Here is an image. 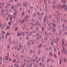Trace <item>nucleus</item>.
<instances>
[{
    "instance_id": "1",
    "label": "nucleus",
    "mask_w": 67,
    "mask_h": 67,
    "mask_svg": "<svg viewBox=\"0 0 67 67\" xmlns=\"http://www.w3.org/2000/svg\"><path fill=\"white\" fill-rule=\"evenodd\" d=\"M28 4V3H27L26 2L25 3H23V5L24 7V6H25V8H26V7H27V6Z\"/></svg>"
},
{
    "instance_id": "2",
    "label": "nucleus",
    "mask_w": 67,
    "mask_h": 67,
    "mask_svg": "<svg viewBox=\"0 0 67 67\" xmlns=\"http://www.w3.org/2000/svg\"><path fill=\"white\" fill-rule=\"evenodd\" d=\"M59 7H60V8H62V9H63L65 7V5H64L63 6H62L61 5H59Z\"/></svg>"
},
{
    "instance_id": "3",
    "label": "nucleus",
    "mask_w": 67,
    "mask_h": 67,
    "mask_svg": "<svg viewBox=\"0 0 67 67\" xmlns=\"http://www.w3.org/2000/svg\"><path fill=\"white\" fill-rule=\"evenodd\" d=\"M46 20H47V17L46 16H45L44 17L43 20L44 23H45V22H46Z\"/></svg>"
},
{
    "instance_id": "4",
    "label": "nucleus",
    "mask_w": 67,
    "mask_h": 67,
    "mask_svg": "<svg viewBox=\"0 0 67 67\" xmlns=\"http://www.w3.org/2000/svg\"><path fill=\"white\" fill-rule=\"evenodd\" d=\"M53 43L56 44H57V42H56V39L55 38H54L53 39Z\"/></svg>"
},
{
    "instance_id": "5",
    "label": "nucleus",
    "mask_w": 67,
    "mask_h": 67,
    "mask_svg": "<svg viewBox=\"0 0 67 67\" xmlns=\"http://www.w3.org/2000/svg\"><path fill=\"white\" fill-rule=\"evenodd\" d=\"M17 35L18 36H19V35L20 36H21L22 35V34L18 32L17 33Z\"/></svg>"
},
{
    "instance_id": "6",
    "label": "nucleus",
    "mask_w": 67,
    "mask_h": 67,
    "mask_svg": "<svg viewBox=\"0 0 67 67\" xmlns=\"http://www.w3.org/2000/svg\"><path fill=\"white\" fill-rule=\"evenodd\" d=\"M8 34V33L7 32V33L5 35V40H6L7 39V35Z\"/></svg>"
},
{
    "instance_id": "7",
    "label": "nucleus",
    "mask_w": 67,
    "mask_h": 67,
    "mask_svg": "<svg viewBox=\"0 0 67 67\" xmlns=\"http://www.w3.org/2000/svg\"><path fill=\"white\" fill-rule=\"evenodd\" d=\"M51 60V59L49 58L47 60V63H49V62H50Z\"/></svg>"
},
{
    "instance_id": "8",
    "label": "nucleus",
    "mask_w": 67,
    "mask_h": 67,
    "mask_svg": "<svg viewBox=\"0 0 67 67\" xmlns=\"http://www.w3.org/2000/svg\"><path fill=\"white\" fill-rule=\"evenodd\" d=\"M64 38H63L62 39V41H63V42H62V46H63V45H64Z\"/></svg>"
},
{
    "instance_id": "9",
    "label": "nucleus",
    "mask_w": 67,
    "mask_h": 67,
    "mask_svg": "<svg viewBox=\"0 0 67 67\" xmlns=\"http://www.w3.org/2000/svg\"><path fill=\"white\" fill-rule=\"evenodd\" d=\"M49 56L51 57V56H52V55H53V54H52V52H50L49 53Z\"/></svg>"
},
{
    "instance_id": "10",
    "label": "nucleus",
    "mask_w": 67,
    "mask_h": 67,
    "mask_svg": "<svg viewBox=\"0 0 67 67\" xmlns=\"http://www.w3.org/2000/svg\"><path fill=\"white\" fill-rule=\"evenodd\" d=\"M59 35L60 36H61L62 35V34L61 33V30H60L59 32Z\"/></svg>"
},
{
    "instance_id": "11",
    "label": "nucleus",
    "mask_w": 67,
    "mask_h": 67,
    "mask_svg": "<svg viewBox=\"0 0 67 67\" xmlns=\"http://www.w3.org/2000/svg\"><path fill=\"white\" fill-rule=\"evenodd\" d=\"M11 22H12V21L10 20V21L8 22V25H10L11 24Z\"/></svg>"
},
{
    "instance_id": "12",
    "label": "nucleus",
    "mask_w": 67,
    "mask_h": 67,
    "mask_svg": "<svg viewBox=\"0 0 67 67\" xmlns=\"http://www.w3.org/2000/svg\"><path fill=\"white\" fill-rule=\"evenodd\" d=\"M4 25H3L2 27V30H4Z\"/></svg>"
},
{
    "instance_id": "13",
    "label": "nucleus",
    "mask_w": 67,
    "mask_h": 67,
    "mask_svg": "<svg viewBox=\"0 0 67 67\" xmlns=\"http://www.w3.org/2000/svg\"><path fill=\"white\" fill-rule=\"evenodd\" d=\"M36 25H38V24H39V22H38V21H37L36 23Z\"/></svg>"
},
{
    "instance_id": "14",
    "label": "nucleus",
    "mask_w": 67,
    "mask_h": 67,
    "mask_svg": "<svg viewBox=\"0 0 67 67\" xmlns=\"http://www.w3.org/2000/svg\"><path fill=\"white\" fill-rule=\"evenodd\" d=\"M19 47L20 48H21V43H19Z\"/></svg>"
},
{
    "instance_id": "15",
    "label": "nucleus",
    "mask_w": 67,
    "mask_h": 67,
    "mask_svg": "<svg viewBox=\"0 0 67 67\" xmlns=\"http://www.w3.org/2000/svg\"><path fill=\"white\" fill-rule=\"evenodd\" d=\"M45 10L46 11H47V9L46 6L45 7Z\"/></svg>"
},
{
    "instance_id": "16",
    "label": "nucleus",
    "mask_w": 67,
    "mask_h": 67,
    "mask_svg": "<svg viewBox=\"0 0 67 67\" xmlns=\"http://www.w3.org/2000/svg\"><path fill=\"white\" fill-rule=\"evenodd\" d=\"M6 28H7V29H8V30L9 29V28H10V26L8 25L7 26Z\"/></svg>"
},
{
    "instance_id": "17",
    "label": "nucleus",
    "mask_w": 67,
    "mask_h": 67,
    "mask_svg": "<svg viewBox=\"0 0 67 67\" xmlns=\"http://www.w3.org/2000/svg\"><path fill=\"white\" fill-rule=\"evenodd\" d=\"M52 25L53 27H56V25L54 24H52Z\"/></svg>"
},
{
    "instance_id": "18",
    "label": "nucleus",
    "mask_w": 67,
    "mask_h": 67,
    "mask_svg": "<svg viewBox=\"0 0 67 67\" xmlns=\"http://www.w3.org/2000/svg\"><path fill=\"white\" fill-rule=\"evenodd\" d=\"M53 4H56V2H55V0H53Z\"/></svg>"
},
{
    "instance_id": "19",
    "label": "nucleus",
    "mask_w": 67,
    "mask_h": 67,
    "mask_svg": "<svg viewBox=\"0 0 67 67\" xmlns=\"http://www.w3.org/2000/svg\"><path fill=\"white\" fill-rule=\"evenodd\" d=\"M56 49H57V48H54V52H55V53L57 52V50H56Z\"/></svg>"
},
{
    "instance_id": "20",
    "label": "nucleus",
    "mask_w": 67,
    "mask_h": 67,
    "mask_svg": "<svg viewBox=\"0 0 67 67\" xmlns=\"http://www.w3.org/2000/svg\"><path fill=\"white\" fill-rule=\"evenodd\" d=\"M1 37L2 38H4V35H3L2 34L1 35Z\"/></svg>"
},
{
    "instance_id": "21",
    "label": "nucleus",
    "mask_w": 67,
    "mask_h": 67,
    "mask_svg": "<svg viewBox=\"0 0 67 67\" xmlns=\"http://www.w3.org/2000/svg\"><path fill=\"white\" fill-rule=\"evenodd\" d=\"M5 58L6 60H8V57L7 56H5Z\"/></svg>"
},
{
    "instance_id": "22",
    "label": "nucleus",
    "mask_w": 67,
    "mask_h": 67,
    "mask_svg": "<svg viewBox=\"0 0 67 67\" xmlns=\"http://www.w3.org/2000/svg\"><path fill=\"white\" fill-rule=\"evenodd\" d=\"M38 38H39V39H41V36L40 35H39Z\"/></svg>"
},
{
    "instance_id": "23",
    "label": "nucleus",
    "mask_w": 67,
    "mask_h": 67,
    "mask_svg": "<svg viewBox=\"0 0 67 67\" xmlns=\"http://www.w3.org/2000/svg\"><path fill=\"white\" fill-rule=\"evenodd\" d=\"M55 21L54 20H53L52 21V24H55Z\"/></svg>"
},
{
    "instance_id": "24",
    "label": "nucleus",
    "mask_w": 67,
    "mask_h": 67,
    "mask_svg": "<svg viewBox=\"0 0 67 67\" xmlns=\"http://www.w3.org/2000/svg\"><path fill=\"white\" fill-rule=\"evenodd\" d=\"M62 63V60H60L59 65L61 64V63Z\"/></svg>"
},
{
    "instance_id": "25",
    "label": "nucleus",
    "mask_w": 67,
    "mask_h": 67,
    "mask_svg": "<svg viewBox=\"0 0 67 67\" xmlns=\"http://www.w3.org/2000/svg\"><path fill=\"white\" fill-rule=\"evenodd\" d=\"M14 8V6H12V7L11 8V9H12H12H13V8Z\"/></svg>"
},
{
    "instance_id": "26",
    "label": "nucleus",
    "mask_w": 67,
    "mask_h": 67,
    "mask_svg": "<svg viewBox=\"0 0 67 67\" xmlns=\"http://www.w3.org/2000/svg\"><path fill=\"white\" fill-rule=\"evenodd\" d=\"M64 62H66V58H64Z\"/></svg>"
},
{
    "instance_id": "27",
    "label": "nucleus",
    "mask_w": 67,
    "mask_h": 67,
    "mask_svg": "<svg viewBox=\"0 0 67 67\" xmlns=\"http://www.w3.org/2000/svg\"><path fill=\"white\" fill-rule=\"evenodd\" d=\"M56 19H58V14H57L56 16Z\"/></svg>"
},
{
    "instance_id": "28",
    "label": "nucleus",
    "mask_w": 67,
    "mask_h": 67,
    "mask_svg": "<svg viewBox=\"0 0 67 67\" xmlns=\"http://www.w3.org/2000/svg\"><path fill=\"white\" fill-rule=\"evenodd\" d=\"M64 53H65V54H66L67 53V51L66 50H65L64 51Z\"/></svg>"
},
{
    "instance_id": "29",
    "label": "nucleus",
    "mask_w": 67,
    "mask_h": 67,
    "mask_svg": "<svg viewBox=\"0 0 67 67\" xmlns=\"http://www.w3.org/2000/svg\"><path fill=\"white\" fill-rule=\"evenodd\" d=\"M30 54H32V51L31 50H30Z\"/></svg>"
},
{
    "instance_id": "30",
    "label": "nucleus",
    "mask_w": 67,
    "mask_h": 67,
    "mask_svg": "<svg viewBox=\"0 0 67 67\" xmlns=\"http://www.w3.org/2000/svg\"><path fill=\"white\" fill-rule=\"evenodd\" d=\"M26 15H25L24 16V20H25L26 19Z\"/></svg>"
},
{
    "instance_id": "31",
    "label": "nucleus",
    "mask_w": 67,
    "mask_h": 67,
    "mask_svg": "<svg viewBox=\"0 0 67 67\" xmlns=\"http://www.w3.org/2000/svg\"><path fill=\"white\" fill-rule=\"evenodd\" d=\"M51 45L52 46L53 45V42H51Z\"/></svg>"
},
{
    "instance_id": "32",
    "label": "nucleus",
    "mask_w": 67,
    "mask_h": 67,
    "mask_svg": "<svg viewBox=\"0 0 67 67\" xmlns=\"http://www.w3.org/2000/svg\"><path fill=\"white\" fill-rule=\"evenodd\" d=\"M53 9H55V5H53Z\"/></svg>"
},
{
    "instance_id": "33",
    "label": "nucleus",
    "mask_w": 67,
    "mask_h": 67,
    "mask_svg": "<svg viewBox=\"0 0 67 67\" xmlns=\"http://www.w3.org/2000/svg\"><path fill=\"white\" fill-rule=\"evenodd\" d=\"M35 29L36 31H37V30H38V27H36L35 28Z\"/></svg>"
},
{
    "instance_id": "34",
    "label": "nucleus",
    "mask_w": 67,
    "mask_h": 67,
    "mask_svg": "<svg viewBox=\"0 0 67 67\" xmlns=\"http://www.w3.org/2000/svg\"><path fill=\"white\" fill-rule=\"evenodd\" d=\"M53 31L54 32H55V29L54 28H53Z\"/></svg>"
},
{
    "instance_id": "35",
    "label": "nucleus",
    "mask_w": 67,
    "mask_h": 67,
    "mask_svg": "<svg viewBox=\"0 0 67 67\" xmlns=\"http://www.w3.org/2000/svg\"><path fill=\"white\" fill-rule=\"evenodd\" d=\"M64 25L63 23V25H62V27L63 28V27H64Z\"/></svg>"
},
{
    "instance_id": "36",
    "label": "nucleus",
    "mask_w": 67,
    "mask_h": 67,
    "mask_svg": "<svg viewBox=\"0 0 67 67\" xmlns=\"http://www.w3.org/2000/svg\"><path fill=\"white\" fill-rule=\"evenodd\" d=\"M1 32L3 34H4L5 33V31H2Z\"/></svg>"
},
{
    "instance_id": "37",
    "label": "nucleus",
    "mask_w": 67,
    "mask_h": 67,
    "mask_svg": "<svg viewBox=\"0 0 67 67\" xmlns=\"http://www.w3.org/2000/svg\"><path fill=\"white\" fill-rule=\"evenodd\" d=\"M31 44V43H30V42H29L28 43V45L29 46H30V44Z\"/></svg>"
},
{
    "instance_id": "38",
    "label": "nucleus",
    "mask_w": 67,
    "mask_h": 67,
    "mask_svg": "<svg viewBox=\"0 0 67 67\" xmlns=\"http://www.w3.org/2000/svg\"><path fill=\"white\" fill-rule=\"evenodd\" d=\"M33 16H34V17H35V16H36V15H35V13H34V14H33Z\"/></svg>"
},
{
    "instance_id": "39",
    "label": "nucleus",
    "mask_w": 67,
    "mask_h": 67,
    "mask_svg": "<svg viewBox=\"0 0 67 67\" xmlns=\"http://www.w3.org/2000/svg\"><path fill=\"white\" fill-rule=\"evenodd\" d=\"M62 49H63V51H64V50H65V47H63Z\"/></svg>"
},
{
    "instance_id": "40",
    "label": "nucleus",
    "mask_w": 67,
    "mask_h": 67,
    "mask_svg": "<svg viewBox=\"0 0 67 67\" xmlns=\"http://www.w3.org/2000/svg\"><path fill=\"white\" fill-rule=\"evenodd\" d=\"M64 10H65V11H67V8L66 7H65L64 8Z\"/></svg>"
},
{
    "instance_id": "41",
    "label": "nucleus",
    "mask_w": 67,
    "mask_h": 67,
    "mask_svg": "<svg viewBox=\"0 0 67 67\" xmlns=\"http://www.w3.org/2000/svg\"><path fill=\"white\" fill-rule=\"evenodd\" d=\"M18 27H16L15 28V31H16L17 30V29H18Z\"/></svg>"
},
{
    "instance_id": "42",
    "label": "nucleus",
    "mask_w": 67,
    "mask_h": 67,
    "mask_svg": "<svg viewBox=\"0 0 67 67\" xmlns=\"http://www.w3.org/2000/svg\"><path fill=\"white\" fill-rule=\"evenodd\" d=\"M17 51H18V52L20 51V48H18Z\"/></svg>"
},
{
    "instance_id": "43",
    "label": "nucleus",
    "mask_w": 67,
    "mask_h": 67,
    "mask_svg": "<svg viewBox=\"0 0 67 67\" xmlns=\"http://www.w3.org/2000/svg\"><path fill=\"white\" fill-rule=\"evenodd\" d=\"M24 12H23L22 14V16H23V15H24Z\"/></svg>"
},
{
    "instance_id": "44",
    "label": "nucleus",
    "mask_w": 67,
    "mask_h": 67,
    "mask_svg": "<svg viewBox=\"0 0 67 67\" xmlns=\"http://www.w3.org/2000/svg\"><path fill=\"white\" fill-rule=\"evenodd\" d=\"M28 67H31V64H29Z\"/></svg>"
},
{
    "instance_id": "45",
    "label": "nucleus",
    "mask_w": 67,
    "mask_h": 67,
    "mask_svg": "<svg viewBox=\"0 0 67 67\" xmlns=\"http://www.w3.org/2000/svg\"><path fill=\"white\" fill-rule=\"evenodd\" d=\"M64 34H65V35H66V34H67V32H64Z\"/></svg>"
},
{
    "instance_id": "46",
    "label": "nucleus",
    "mask_w": 67,
    "mask_h": 67,
    "mask_svg": "<svg viewBox=\"0 0 67 67\" xmlns=\"http://www.w3.org/2000/svg\"><path fill=\"white\" fill-rule=\"evenodd\" d=\"M44 42V39H42V43H43Z\"/></svg>"
},
{
    "instance_id": "47",
    "label": "nucleus",
    "mask_w": 67,
    "mask_h": 67,
    "mask_svg": "<svg viewBox=\"0 0 67 67\" xmlns=\"http://www.w3.org/2000/svg\"><path fill=\"white\" fill-rule=\"evenodd\" d=\"M39 52H38V54H40V50H39Z\"/></svg>"
},
{
    "instance_id": "48",
    "label": "nucleus",
    "mask_w": 67,
    "mask_h": 67,
    "mask_svg": "<svg viewBox=\"0 0 67 67\" xmlns=\"http://www.w3.org/2000/svg\"><path fill=\"white\" fill-rule=\"evenodd\" d=\"M20 4H21L20 3H18V6H20Z\"/></svg>"
},
{
    "instance_id": "49",
    "label": "nucleus",
    "mask_w": 67,
    "mask_h": 67,
    "mask_svg": "<svg viewBox=\"0 0 67 67\" xmlns=\"http://www.w3.org/2000/svg\"><path fill=\"white\" fill-rule=\"evenodd\" d=\"M9 62H11V59L10 58L9 59Z\"/></svg>"
},
{
    "instance_id": "50",
    "label": "nucleus",
    "mask_w": 67,
    "mask_h": 67,
    "mask_svg": "<svg viewBox=\"0 0 67 67\" xmlns=\"http://www.w3.org/2000/svg\"><path fill=\"white\" fill-rule=\"evenodd\" d=\"M22 34L23 35H24V32H22Z\"/></svg>"
},
{
    "instance_id": "51",
    "label": "nucleus",
    "mask_w": 67,
    "mask_h": 67,
    "mask_svg": "<svg viewBox=\"0 0 67 67\" xmlns=\"http://www.w3.org/2000/svg\"><path fill=\"white\" fill-rule=\"evenodd\" d=\"M49 17H50V18H52V15H50Z\"/></svg>"
},
{
    "instance_id": "52",
    "label": "nucleus",
    "mask_w": 67,
    "mask_h": 67,
    "mask_svg": "<svg viewBox=\"0 0 67 67\" xmlns=\"http://www.w3.org/2000/svg\"><path fill=\"white\" fill-rule=\"evenodd\" d=\"M26 19H29V16H26Z\"/></svg>"
},
{
    "instance_id": "53",
    "label": "nucleus",
    "mask_w": 67,
    "mask_h": 67,
    "mask_svg": "<svg viewBox=\"0 0 67 67\" xmlns=\"http://www.w3.org/2000/svg\"><path fill=\"white\" fill-rule=\"evenodd\" d=\"M33 61L34 62H35V61H36V60L35 59H33Z\"/></svg>"
},
{
    "instance_id": "54",
    "label": "nucleus",
    "mask_w": 67,
    "mask_h": 67,
    "mask_svg": "<svg viewBox=\"0 0 67 67\" xmlns=\"http://www.w3.org/2000/svg\"><path fill=\"white\" fill-rule=\"evenodd\" d=\"M57 41L58 42L59 41V39L58 38H57Z\"/></svg>"
},
{
    "instance_id": "55",
    "label": "nucleus",
    "mask_w": 67,
    "mask_h": 67,
    "mask_svg": "<svg viewBox=\"0 0 67 67\" xmlns=\"http://www.w3.org/2000/svg\"><path fill=\"white\" fill-rule=\"evenodd\" d=\"M2 23H0V26H2Z\"/></svg>"
},
{
    "instance_id": "56",
    "label": "nucleus",
    "mask_w": 67,
    "mask_h": 67,
    "mask_svg": "<svg viewBox=\"0 0 67 67\" xmlns=\"http://www.w3.org/2000/svg\"><path fill=\"white\" fill-rule=\"evenodd\" d=\"M58 20L59 21H60V18H58Z\"/></svg>"
},
{
    "instance_id": "57",
    "label": "nucleus",
    "mask_w": 67,
    "mask_h": 67,
    "mask_svg": "<svg viewBox=\"0 0 67 67\" xmlns=\"http://www.w3.org/2000/svg\"><path fill=\"white\" fill-rule=\"evenodd\" d=\"M13 62H15V59H14L13 61Z\"/></svg>"
},
{
    "instance_id": "58",
    "label": "nucleus",
    "mask_w": 67,
    "mask_h": 67,
    "mask_svg": "<svg viewBox=\"0 0 67 67\" xmlns=\"http://www.w3.org/2000/svg\"><path fill=\"white\" fill-rule=\"evenodd\" d=\"M51 47H49V50H51Z\"/></svg>"
},
{
    "instance_id": "59",
    "label": "nucleus",
    "mask_w": 67,
    "mask_h": 67,
    "mask_svg": "<svg viewBox=\"0 0 67 67\" xmlns=\"http://www.w3.org/2000/svg\"><path fill=\"white\" fill-rule=\"evenodd\" d=\"M34 42H31L32 44H34Z\"/></svg>"
},
{
    "instance_id": "60",
    "label": "nucleus",
    "mask_w": 67,
    "mask_h": 67,
    "mask_svg": "<svg viewBox=\"0 0 67 67\" xmlns=\"http://www.w3.org/2000/svg\"><path fill=\"white\" fill-rule=\"evenodd\" d=\"M39 34L38 33H37L36 35L37 36H38Z\"/></svg>"
},
{
    "instance_id": "61",
    "label": "nucleus",
    "mask_w": 67,
    "mask_h": 67,
    "mask_svg": "<svg viewBox=\"0 0 67 67\" xmlns=\"http://www.w3.org/2000/svg\"><path fill=\"white\" fill-rule=\"evenodd\" d=\"M42 62H44V59H42Z\"/></svg>"
},
{
    "instance_id": "62",
    "label": "nucleus",
    "mask_w": 67,
    "mask_h": 67,
    "mask_svg": "<svg viewBox=\"0 0 67 67\" xmlns=\"http://www.w3.org/2000/svg\"><path fill=\"white\" fill-rule=\"evenodd\" d=\"M54 60L53 59H52V62L53 63V62H54Z\"/></svg>"
},
{
    "instance_id": "63",
    "label": "nucleus",
    "mask_w": 67,
    "mask_h": 67,
    "mask_svg": "<svg viewBox=\"0 0 67 67\" xmlns=\"http://www.w3.org/2000/svg\"><path fill=\"white\" fill-rule=\"evenodd\" d=\"M30 8L31 9H32V8H33V7H32V6H30Z\"/></svg>"
},
{
    "instance_id": "64",
    "label": "nucleus",
    "mask_w": 67,
    "mask_h": 67,
    "mask_svg": "<svg viewBox=\"0 0 67 67\" xmlns=\"http://www.w3.org/2000/svg\"><path fill=\"white\" fill-rule=\"evenodd\" d=\"M4 67V65L3 64L2 66V67Z\"/></svg>"
}]
</instances>
